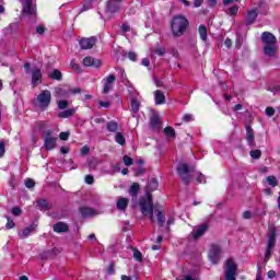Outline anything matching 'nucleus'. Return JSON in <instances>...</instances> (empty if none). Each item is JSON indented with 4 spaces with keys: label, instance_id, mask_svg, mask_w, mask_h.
<instances>
[{
    "label": "nucleus",
    "instance_id": "338daca9",
    "mask_svg": "<svg viewBox=\"0 0 280 280\" xmlns=\"http://www.w3.org/2000/svg\"><path fill=\"white\" fill-rule=\"evenodd\" d=\"M121 31L126 34V33H128V32H130V25H128V24H122L121 25Z\"/></svg>",
    "mask_w": 280,
    "mask_h": 280
},
{
    "label": "nucleus",
    "instance_id": "cd10ccee",
    "mask_svg": "<svg viewBox=\"0 0 280 280\" xmlns=\"http://www.w3.org/2000/svg\"><path fill=\"white\" fill-rule=\"evenodd\" d=\"M106 130H108V132L117 133V130H119V124L115 120L108 121L106 124Z\"/></svg>",
    "mask_w": 280,
    "mask_h": 280
},
{
    "label": "nucleus",
    "instance_id": "4be33fe9",
    "mask_svg": "<svg viewBox=\"0 0 280 280\" xmlns=\"http://www.w3.org/2000/svg\"><path fill=\"white\" fill-rule=\"evenodd\" d=\"M154 101L156 106H161V104H165V94L161 90H156L154 92Z\"/></svg>",
    "mask_w": 280,
    "mask_h": 280
},
{
    "label": "nucleus",
    "instance_id": "dca6fc26",
    "mask_svg": "<svg viewBox=\"0 0 280 280\" xmlns=\"http://www.w3.org/2000/svg\"><path fill=\"white\" fill-rule=\"evenodd\" d=\"M257 16H259V13H257L256 10H249L247 12L246 19H245V24L246 25H253L255 21H257Z\"/></svg>",
    "mask_w": 280,
    "mask_h": 280
},
{
    "label": "nucleus",
    "instance_id": "f257e3e1",
    "mask_svg": "<svg viewBox=\"0 0 280 280\" xmlns=\"http://www.w3.org/2000/svg\"><path fill=\"white\" fill-rule=\"evenodd\" d=\"M189 27V21L183 15H175L171 22V32L174 38H180Z\"/></svg>",
    "mask_w": 280,
    "mask_h": 280
},
{
    "label": "nucleus",
    "instance_id": "bf43d9fd",
    "mask_svg": "<svg viewBox=\"0 0 280 280\" xmlns=\"http://www.w3.org/2000/svg\"><path fill=\"white\" fill-rule=\"evenodd\" d=\"M85 183H86V185H93V183H95V178H93L92 175H86Z\"/></svg>",
    "mask_w": 280,
    "mask_h": 280
},
{
    "label": "nucleus",
    "instance_id": "e2e57ef3",
    "mask_svg": "<svg viewBox=\"0 0 280 280\" xmlns=\"http://www.w3.org/2000/svg\"><path fill=\"white\" fill-rule=\"evenodd\" d=\"M12 214H13V215H16V217L21 215V208L14 207V208L12 209Z\"/></svg>",
    "mask_w": 280,
    "mask_h": 280
},
{
    "label": "nucleus",
    "instance_id": "412c9836",
    "mask_svg": "<svg viewBox=\"0 0 280 280\" xmlns=\"http://www.w3.org/2000/svg\"><path fill=\"white\" fill-rule=\"evenodd\" d=\"M47 77L50 80H56L57 82L62 81V72H60L58 69H52L50 72H47Z\"/></svg>",
    "mask_w": 280,
    "mask_h": 280
},
{
    "label": "nucleus",
    "instance_id": "6e6d98bb",
    "mask_svg": "<svg viewBox=\"0 0 280 280\" xmlns=\"http://www.w3.org/2000/svg\"><path fill=\"white\" fill-rule=\"evenodd\" d=\"M197 183H207V179L205 178V175H202V173H197Z\"/></svg>",
    "mask_w": 280,
    "mask_h": 280
},
{
    "label": "nucleus",
    "instance_id": "5fc2aeb1",
    "mask_svg": "<svg viewBox=\"0 0 280 280\" xmlns=\"http://www.w3.org/2000/svg\"><path fill=\"white\" fill-rule=\"evenodd\" d=\"M7 220H8V222H7V224H5V229H8V230L14 229V226H15L14 221H12V220L10 219V217H7Z\"/></svg>",
    "mask_w": 280,
    "mask_h": 280
},
{
    "label": "nucleus",
    "instance_id": "49530a36",
    "mask_svg": "<svg viewBox=\"0 0 280 280\" xmlns=\"http://www.w3.org/2000/svg\"><path fill=\"white\" fill-rule=\"evenodd\" d=\"M252 159H261V151L259 150H253L249 152Z\"/></svg>",
    "mask_w": 280,
    "mask_h": 280
},
{
    "label": "nucleus",
    "instance_id": "c85d7f7f",
    "mask_svg": "<svg viewBox=\"0 0 280 280\" xmlns=\"http://www.w3.org/2000/svg\"><path fill=\"white\" fill-rule=\"evenodd\" d=\"M139 189H140V186L139 184L137 183H133L130 188H129V196H131V198H137V196H139Z\"/></svg>",
    "mask_w": 280,
    "mask_h": 280
},
{
    "label": "nucleus",
    "instance_id": "2eb2a0df",
    "mask_svg": "<svg viewBox=\"0 0 280 280\" xmlns=\"http://www.w3.org/2000/svg\"><path fill=\"white\" fill-rule=\"evenodd\" d=\"M84 67H94L95 69L102 67V61L93 57H85L83 59Z\"/></svg>",
    "mask_w": 280,
    "mask_h": 280
},
{
    "label": "nucleus",
    "instance_id": "423d86ee",
    "mask_svg": "<svg viewBox=\"0 0 280 280\" xmlns=\"http://www.w3.org/2000/svg\"><path fill=\"white\" fill-rule=\"evenodd\" d=\"M194 172H196L195 166H189L188 164L182 163L177 166V174L180 177L182 183L184 185H189L191 183V178L194 175Z\"/></svg>",
    "mask_w": 280,
    "mask_h": 280
},
{
    "label": "nucleus",
    "instance_id": "72a5a7b5",
    "mask_svg": "<svg viewBox=\"0 0 280 280\" xmlns=\"http://www.w3.org/2000/svg\"><path fill=\"white\" fill-rule=\"evenodd\" d=\"M97 165H100V160L96 158H92L88 161V167L90 170H96Z\"/></svg>",
    "mask_w": 280,
    "mask_h": 280
},
{
    "label": "nucleus",
    "instance_id": "4c0bfd02",
    "mask_svg": "<svg viewBox=\"0 0 280 280\" xmlns=\"http://www.w3.org/2000/svg\"><path fill=\"white\" fill-rule=\"evenodd\" d=\"M164 135L168 137L170 139H174L176 137V130H174L172 127L164 128Z\"/></svg>",
    "mask_w": 280,
    "mask_h": 280
},
{
    "label": "nucleus",
    "instance_id": "bb28decb",
    "mask_svg": "<svg viewBox=\"0 0 280 280\" xmlns=\"http://www.w3.org/2000/svg\"><path fill=\"white\" fill-rule=\"evenodd\" d=\"M75 115V108L66 109L63 112H60L58 114V117L60 119H69V117H73Z\"/></svg>",
    "mask_w": 280,
    "mask_h": 280
},
{
    "label": "nucleus",
    "instance_id": "e433bc0d",
    "mask_svg": "<svg viewBox=\"0 0 280 280\" xmlns=\"http://www.w3.org/2000/svg\"><path fill=\"white\" fill-rule=\"evenodd\" d=\"M94 0H84V3L81 8V12H88V10H92Z\"/></svg>",
    "mask_w": 280,
    "mask_h": 280
},
{
    "label": "nucleus",
    "instance_id": "5701e85b",
    "mask_svg": "<svg viewBox=\"0 0 280 280\" xmlns=\"http://www.w3.org/2000/svg\"><path fill=\"white\" fill-rule=\"evenodd\" d=\"M71 95V88H58L56 90L57 97H69Z\"/></svg>",
    "mask_w": 280,
    "mask_h": 280
},
{
    "label": "nucleus",
    "instance_id": "79ce46f5",
    "mask_svg": "<svg viewBox=\"0 0 280 280\" xmlns=\"http://www.w3.org/2000/svg\"><path fill=\"white\" fill-rule=\"evenodd\" d=\"M133 259H136V261H142L143 254H141L139 249H133Z\"/></svg>",
    "mask_w": 280,
    "mask_h": 280
},
{
    "label": "nucleus",
    "instance_id": "3c124183",
    "mask_svg": "<svg viewBox=\"0 0 280 280\" xmlns=\"http://www.w3.org/2000/svg\"><path fill=\"white\" fill-rule=\"evenodd\" d=\"M36 34H39V36H43L45 34V26L44 25H37L35 27Z\"/></svg>",
    "mask_w": 280,
    "mask_h": 280
},
{
    "label": "nucleus",
    "instance_id": "ddd939ff",
    "mask_svg": "<svg viewBox=\"0 0 280 280\" xmlns=\"http://www.w3.org/2000/svg\"><path fill=\"white\" fill-rule=\"evenodd\" d=\"M95 43H97V38L95 37L82 38L81 40H79L81 49H93Z\"/></svg>",
    "mask_w": 280,
    "mask_h": 280
},
{
    "label": "nucleus",
    "instance_id": "58836bf2",
    "mask_svg": "<svg viewBox=\"0 0 280 280\" xmlns=\"http://www.w3.org/2000/svg\"><path fill=\"white\" fill-rule=\"evenodd\" d=\"M37 207L38 209H44L45 211H47V209H49V202H47V200L45 199H39L37 201Z\"/></svg>",
    "mask_w": 280,
    "mask_h": 280
},
{
    "label": "nucleus",
    "instance_id": "b1692460",
    "mask_svg": "<svg viewBox=\"0 0 280 280\" xmlns=\"http://www.w3.org/2000/svg\"><path fill=\"white\" fill-rule=\"evenodd\" d=\"M20 27H21V23L13 22L7 28H4V33L5 34H15V32H19Z\"/></svg>",
    "mask_w": 280,
    "mask_h": 280
},
{
    "label": "nucleus",
    "instance_id": "774afa93",
    "mask_svg": "<svg viewBox=\"0 0 280 280\" xmlns=\"http://www.w3.org/2000/svg\"><path fill=\"white\" fill-rule=\"evenodd\" d=\"M191 119H192L191 114H185L184 117H183L184 121H191Z\"/></svg>",
    "mask_w": 280,
    "mask_h": 280
},
{
    "label": "nucleus",
    "instance_id": "c03bdc74",
    "mask_svg": "<svg viewBox=\"0 0 280 280\" xmlns=\"http://www.w3.org/2000/svg\"><path fill=\"white\" fill-rule=\"evenodd\" d=\"M120 78H121L120 82H122V84H128V82H130L128 81V77L126 75V70L124 69H120Z\"/></svg>",
    "mask_w": 280,
    "mask_h": 280
},
{
    "label": "nucleus",
    "instance_id": "de8ad7c7",
    "mask_svg": "<svg viewBox=\"0 0 280 280\" xmlns=\"http://www.w3.org/2000/svg\"><path fill=\"white\" fill-rule=\"evenodd\" d=\"M238 11H240V7L234 5V7H231V8L229 9V14H230V16H235Z\"/></svg>",
    "mask_w": 280,
    "mask_h": 280
},
{
    "label": "nucleus",
    "instance_id": "680f3d73",
    "mask_svg": "<svg viewBox=\"0 0 280 280\" xmlns=\"http://www.w3.org/2000/svg\"><path fill=\"white\" fill-rule=\"evenodd\" d=\"M78 93H82V89L80 88L70 89V95H78Z\"/></svg>",
    "mask_w": 280,
    "mask_h": 280
},
{
    "label": "nucleus",
    "instance_id": "20e7f679",
    "mask_svg": "<svg viewBox=\"0 0 280 280\" xmlns=\"http://www.w3.org/2000/svg\"><path fill=\"white\" fill-rule=\"evenodd\" d=\"M19 2L22 5V15L30 19V21H32V23H36V16H37L36 1L19 0Z\"/></svg>",
    "mask_w": 280,
    "mask_h": 280
},
{
    "label": "nucleus",
    "instance_id": "ea45409f",
    "mask_svg": "<svg viewBox=\"0 0 280 280\" xmlns=\"http://www.w3.org/2000/svg\"><path fill=\"white\" fill-rule=\"evenodd\" d=\"M267 183H268L271 187H277V185H279V180H277V177H275V176H268V177H267Z\"/></svg>",
    "mask_w": 280,
    "mask_h": 280
},
{
    "label": "nucleus",
    "instance_id": "69168bd1",
    "mask_svg": "<svg viewBox=\"0 0 280 280\" xmlns=\"http://www.w3.org/2000/svg\"><path fill=\"white\" fill-rule=\"evenodd\" d=\"M108 275H115V265L110 264L107 269Z\"/></svg>",
    "mask_w": 280,
    "mask_h": 280
},
{
    "label": "nucleus",
    "instance_id": "7c9ffc66",
    "mask_svg": "<svg viewBox=\"0 0 280 280\" xmlns=\"http://www.w3.org/2000/svg\"><path fill=\"white\" fill-rule=\"evenodd\" d=\"M199 36L203 40V43H207L208 40V34H207V26L205 24H201L198 28Z\"/></svg>",
    "mask_w": 280,
    "mask_h": 280
},
{
    "label": "nucleus",
    "instance_id": "6ab92c4d",
    "mask_svg": "<svg viewBox=\"0 0 280 280\" xmlns=\"http://www.w3.org/2000/svg\"><path fill=\"white\" fill-rule=\"evenodd\" d=\"M55 233H67L69 231V225L65 222H58L52 226Z\"/></svg>",
    "mask_w": 280,
    "mask_h": 280
},
{
    "label": "nucleus",
    "instance_id": "393cba45",
    "mask_svg": "<svg viewBox=\"0 0 280 280\" xmlns=\"http://www.w3.org/2000/svg\"><path fill=\"white\" fill-rule=\"evenodd\" d=\"M128 198H119L116 203V208L118 211H126V209H128Z\"/></svg>",
    "mask_w": 280,
    "mask_h": 280
},
{
    "label": "nucleus",
    "instance_id": "6e6552de",
    "mask_svg": "<svg viewBox=\"0 0 280 280\" xmlns=\"http://www.w3.org/2000/svg\"><path fill=\"white\" fill-rule=\"evenodd\" d=\"M43 137L46 150H54L56 148V141H58V137H56L54 130H45Z\"/></svg>",
    "mask_w": 280,
    "mask_h": 280
},
{
    "label": "nucleus",
    "instance_id": "a878e982",
    "mask_svg": "<svg viewBox=\"0 0 280 280\" xmlns=\"http://www.w3.org/2000/svg\"><path fill=\"white\" fill-rule=\"evenodd\" d=\"M80 213L82 218H91V215H95V210L93 208L82 207L80 208Z\"/></svg>",
    "mask_w": 280,
    "mask_h": 280
},
{
    "label": "nucleus",
    "instance_id": "f03ea898",
    "mask_svg": "<svg viewBox=\"0 0 280 280\" xmlns=\"http://www.w3.org/2000/svg\"><path fill=\"white\" fill-rule=\"evenodd\" d=\"M261 42L264 45L265 56H269L270 58H272V56H275V52L277 51V37L270 32H264L261 34Z\"/></svg>",
    "mask_w": 280,
    "mask_h": 280
},
{
    "label": "nucleus",
    "instance_id": "a19ab883",
    "mask_svg": "<svg viewBox=\"0 0 280 280\" xmlns=\"http://www.w3.org/2000/svg\"><path fill=\"white\" fill-rule=\"evenodd\" d=\"M58 108L59 110H66V108H69V102L65 100L59 101Z\"/></svg>",
    "mask_w": 280,
    "mask_h": 280
},
{
    "label": "nucleus",
    "instance_id": "39448f33",
    "mask_svg": "<svg viewBox=\"0 0 280 280\" xmlns=\"http://www.w3.org/2000/svg\"><path fill=\"white\" fill-rule=\"evenodd\" d=\"M24 69L26 73L31 74V84L33 89H36L39 84H43V71L40 68L35 67L32 69V65L30 62L24 63ZM30 69H32L30 71Z\"/></svg>",
    "mask_w": 280,
    "mask_h": 280
},
{
    "label": "nucleus",
    "instance_id": "0eeeda50",
    "mask_svg": "<svg viewBox=\"0 0 280 280\" xmlns=\"http://www.w3.org/2000/svg\"><path fill=\"white\" fill-rule=\"evenodd\" d=\"M49 104H51V92L44 90L35 98V106H37L39 110H47Z\"/></svg>",
    "mask_w": 280,
    "mask_h": 280
},
{
    "label": "nucleus",
    "instance_id": "4d7b16f0",
    "mask_svg": "<svg viewBox=\"0 0 280 280\" xmlns=\"http://www.w3.org/2000/svg\"><path fill=\"white\" fill-rule=\"evenodd\" d=\"M265 113H266L267 117H272V116H275V108H272V107H267V108L265 109Z\"/></svg>",
    "mask_w": 280,
    "mask_h": 280
},
{
    "label": "nucleus",
    "instance_id": "aec40b11",
    "mask_svg": "<svg viewBox=\"0 0 280 280\" xmlns=\"http://www.w3.org/2000/svg\"><path fill=\"white\" fill-rule=\"evenodd\" d=\"M150 126L153 130H159L161 128V118L159 114H153L150 118Z\"/></svg>",
    "mask_w": 280,
    "mask_h": 280
},
{
    "label": "nucleus",
    "instance_id": "f704fd0d",
    "mask_svg": "<svg viewBox=\"0 0 280 280\" xmlns=\"http://www.w3.org/2000/svg\"><path fill=\"white\" fill-rule=\"evenodd\" d=\"M139 106H141V103L137 98L131 100V112L137 115L139 113Z\"/></svg>",
    "mask_w": 280,
    "mask_h": 280
},
{
    "label": "nucleus",
    "instance_id": "c9c22d12",
    "mask_svg": "<svg viewBox=\"0 0 280 280\" xmlns=\"http://www.w3.org/2000/svg\"><path fill=\"white\" fill-rule=\"evenodd\" d=\"M156 218H158L159 225L164 226L165 225V213H163V211H161V210H158Z\"/></svg>",
    "mask_w": 280,
    "mask_h": 280
},
{
    "label": "nucleus",
    "instance_id": "7ed1b4c3",
    "mask_svg": "<svg viewBox=\"0 0 280 280\" xmlns=\"http://www.w3.org/2000/svg\"><path fill=\"white\" fill-rule=\"evenodd\" d=\"M140 211L142 215L149 218L150 222H154V205L152 203V195H147L139 199Z\"/></svg>",
    "mask_w": 280,
    "mask_h": 280
},
{
    "label": "nucleus",
    "instance_id": "a211bd4d",
    "mask_svg": "<svg viewBox=\"0 0 280 280\" xmlns=\"http://www.w3.org/2000/svg\"><path fill=\"white\" fill-rule=\"evenodd\" d=\"M34 231H36V224H32L19 232V236L21 237V240H25L26 237H30V235H32Z\"/></svg>",
    "mask_w": 280,
    "mask_h": 280
},
{
    "label": "nucleus",
    "instance_id": "0e129e2a",
    "mask_svg": "<svg viewBox=\"0 0 280 280\" xmlns=\"http://www.w3.org/2000/svg\"><path fill=\"white\" fill-rule=\"evenodd\" d=\"M205 3V0H194V8H200Z\"/></svg>",
    "mask_w": 280,
    "mask_h": 280
},
{
    "label": "nucleus",
    "instance_id": "473e14b6",
    "mask_svg": "<svg viewBox=\"0 0 280 280\" xmlns=\"http://www.w3.org/2000/svg\"><path fill=\"white\" fill-rule=\"evenodd\" d=\"M115 141L119 145H126V137L121 132H116Z\"/></svg>",
    "mask_w": 280,
    "mask_h": 280
},
{
    "label": "nucleus",
    "instance_id": "f3484780",
    "mask_svg": "<svg viewBox=\"0 0 280 280\" xmlns=\"http://www.w3.org/2000/svg\"><path fill=\"white\" fill-rule=\"evenodd\" d=\"M208 230H209V225L208 224H202L197 230L191 232L192 237L195 240H198L199 237H202V235H205V233H207Z\"/></svg>",
    "mask_w": 280,
    "mask_h": 280
},
{
    "label": "nucleus",
    "instance_id": "c756f323",
    "mask_svg": "<svg viewBox=\"0 0 280 280\" xmlns=\"http://www.w3.org/2000/svg\"><path fill=\"white\" fill-rule=\"evenodd\" d=\"M246 136H247L248 145H255V133L253 132V128L250 127L246 128Z\"/></svg>",
    "mask_w": 280,
    "mask_h": 280
},
{
    "label": "nucleus",
    "instance_id": "13d9d810",
    "mask_svg": "<svg viewBox=\"0 0 280 280\" xmlns=\"http://www.w3.org/2000/svg\"><path fill=\"white\" fill-rule=\"evenodd\" d=\"M71 69H74V71H80V63L75 62V60H72L70 62Z\"/></svg>",
    "mask_w": 280,
    "mask_h": 280
},
{
    "label": "nucleus",
    "instance_id": "4468645a",
    "mask_svg": "<svg viewBox=\"0 0 280 280\" xmlns=\"http://www.w3.org/2000/svg\"><path fill=\"white\" fill-rule=\"evenodd\" d=\"M115 80H117V78H115V74H109L108 77H106L105 85L103 88V93L105 95H108V93H110V90L113 89V83L115 82Z\"/></svg>",
    "mask_w": 280,
    "mask_h": 280
},
{
    "label": "nucleus",
    "instance_id": "052dcab7",
    "mask_svg": "<svg viewBox=\"0 0 280 280\" xmlns=\"http://www.w3.org/2000/svg\"><path fill=\"white\" fill-rule=\"evenodd\" d=\"M89 152H91V148H89L88 145H84L83 148H81L82 156H86V154H89Z\"/></svg>",
    "mask_w": 280,
    "mask_h": 280
},
{
    "label": "nucleus",
    "instance_id": "2f4dec72",
    "mask_svg": "<svg viewBox=\"0 0 280 280\" xmlns=\"http://www.w3.org/2000/svg\"><path fill=\"white\" fill-rule=\"evenodd\" d=\"M156 189H159V180L152 178L147 186V191H156Z\"/></svg>",
    "mask_w": 280,
    "mask_h": 280
},
{
    "label": "nucleus",
    "instance_id": "864d4df0",
    "mask_svg": "<svg viewBox=\"0 0 280 280\" xmlns=\"http://www.w3.org/2000/svg\"><path fill=\"white\" fill-rule=\"evenodd\" d=\"M69 131H62V132H60V135H59V139L61 140V141H67L68 139H69Z\"/></svg>",
    "mask_w": 280,
    "mask_h": 280
},
{
    "label": "nucleus",
    "instance_id": "9d476101",
    "mask_svg": "<svg viewBox=\"0 0 280 280\" xmlns=\"http://www.w3.org/2000/svg\"><path fill=\"white\" fill-rule=\"evenodd\" d=\"M235 272H237V265L232 258L228 259L225 265V279L235 280Z\"/></svg>",
    "mask_w": 280,
    "mask_h": 280
},
{
    "label": "nucleus",
    "instance_id": "9b49d317",
    "mask_svg": "<svg viewBox=\"0 0 280 280\" xmlns=\"http://www.w3.org/2000/svg\"><path fill=\"white\" fill-rule=\"evenodd\" d=\"M275 244H277V234L275 233V231H271L268 235L265 261H268V259H270V255H272V248H275Z\"/></svg>",
    "mask_w": 280,
    "mask_h": 280
},
{
    "label": "nucleus",
    "instance_id": "603ef678",
    "mask_svg": "<svg viewBox=\"0 0 280 280\" xmlns=\"http://www.w3.org/2000/svg\"><path fill=\"white\" fill-rule=\"evenodd\" d=\"M127 57L129 58V60H131L132 62H137V52L135 51H129L127 54Z\"/></svg>",
    "mask_w": 280,
    "mask_h": 280
},
{
    "label": "nucleus",
    "instance_id": "f8f14e48",
    "mask_svg": "<svg viewBox=\"0 0 280 280\" xmlns=\"http://www.w3.org/2000/svg\"><path fill=\"white\" fill-rule=\"evenodd\" d=\"M220 255H222V248L219 245H211L208 254L211 264H218L220 261Z\"/></svg>",
    "mask_w": 280,
    "mask_h": 280
},
{
    "label": "nucleus",
    "instance_id": "8fccbe9b",
    "mask_svg": "<svg viewBox=\"0 0 280 280\" xmlns=\"http://www.w3.org/2000/svg\"><path fill=\"white\" fill-rule=\"evenodd\" d=\"M267 91H270L271 93H278L280 94V84L279 85H271L267 89Z\"/></svg>",
    "mask_w": 280,
    "mask_h": 280
},
{
    "label": "nucleus",
    "instance_id": "a18cd8bd",
    "mask_svg": "<svg viewBox=\"0 0 280 280\" xmlns=\"http://www.w3.org/2000/svg\"><path fill=\"white\" fill-rule=\"evenodd\" d=\"M155 54L159 55V56H165L167 54V49L161 47V46H158L155 48Z\"/></svg>",
    "mask_w": 280,
    "mask_h": 280
},
{
    "label": "nucleus",
    "instance_id": "1a4fd4ad",
    "mask_svg": "<svg viewBox=\"0 0 280 280\" xmlns=\"http://www.w3.org/2000/svg\"><path fill=\"white\" fill-rule=\"evenodd\" d=\"M121 10V0H108L105 7V14L107 16H115Z\"/></svg>",
    "mask_w": 280,
    "mask_h": 280
},
{
    "label": "nucleus",
    "instance_id": "09e8293b",
    "mask_svg": "<svg viewBox=\"0 0 280 280\" xmlns=\"http://www.w3.org/2000/svg\"><path fill=\"white\" fill-rule=\"evenodd\" d=\"M35 185H36V183L32 178H27L25 180V187H27V189H32V187H35Z\"/></svg>",
    "mask_w": 280,
    "mask_h": 280
},
{
    "label": "nucleus",
    "instance_id": "37998d69",
    "mask_svg": "<svg viewBox=\"0 0 280 280\" xmlns=\"http://www.w3.org/2000/svg\"><path fill=\"white\" fill-rule=\"evenodd\" d=\"M122 162H124L125 165H127L129 167V165H133L135 160L132 158L128 156V155H125L122 158Z\"/></svg>",
    "mask_w": 280,
    "mask_h": 280
}]
</instances>
